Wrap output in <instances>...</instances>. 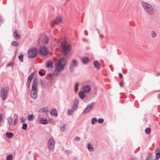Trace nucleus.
I'll return each mask as SVG.
<instances>
[{
	"label": "nucleus",
	"mask_w": 160,
	"mask_h": 160,
	"mask_svg": "<svg viewBox=\"0 0 160 160\" xmlns=\"http://www.w3.org/2000/svg\"><path fill=\"white\" fill-rule=\"evenodd\" d=\"M48 42V38L46 36L41 35L39 37V43H42L43 45L41 46L38 50H48L47 48L45 46V45L47 44ZM29 50H38V48L34 47L30 48Z\"/></svg>",
	"instance_id": "f257e3e1"
},
{
	"label": "nucleus",
	"mask_w": 160,
	"mask_h": 160,
	"mask_svg": "<svg viewBox=\"0 0 160 160\" xmlns=\"http://www.w3.org/2000/svg\"><path fill=\"white\" fill-rule=\"evenodd\" d=\"M58 45L59 47L61 48V50H71V46L67 42L65 38H61L58 40Z\"/></svg>",
	"instance_id": "f03ea898"
},
{
	"label": "nucleus",
	"mask_w": 160,
	"mask_h": 160,
	"mask_svg": "<svg viewBox=\"0 0 160 160\" xmlns=\"http://www.w3.org/2000/svg\"><path fill=\"white\" fill-rule=\"evenodd\" d=\"M37 79H34L32 84V88L30 92L31 97L32 99H35L37 98Z\"/></svg>",
	"instance_id": "7ed1b4c3"
},
{
	"label": "nucleus",
	"mask_w": 160,
	"mask_h": 160,
	"mask_svg": "<svg viewBox=\"0 0 160 160\" xmlns=\"http://www.w3.org/2000/svg\"><path fill=\"white\" fill-rule=\"evenodd\" d=\"M141 3L143 8L148 13L151 15L154 14V10L151 5L143 1L141 2Z\"/></svg>",
	"instance_id": "20e7f679"
},
{
	"label": "nucleus",
	"mask_w": 160,
	"mask_h": 160,
	"mask_svg": "<svg viewBox=\"0 0 160 160\" xmlns=\"http://www.w3.org/2000/svg\"><path fill=\"white\" fill-rule=\"evenodd\" d=\"M9 89L8 87H2L0 90V96L2 98L3 101L5 100L7 98L9 93Z\"/></svg>",
	"instance_id": "39448f33"
},
{
	"label": "nucleus",
	"mask_w": 160,
	"mask_h": 160,
	"mask_svg": "<svg viewBox=\"0 0 160 160\" xmlns=\"http://www.w3.org/2000/svg\"><path fill=\"white\" fill-rule=\"evenodd\" d=\"M95 104V102H94L88 104L83 110V114H85L90 112L93 109Z\"/></svg>",
	"instance_id": "423d86ee"
},
{
	"label": "nucleus",
	"mask_w": 160,
	"mask_h": 160,
	"mask_svg": "<svg viewBox=\"0 0 160 160\" xmlns=\"http://www.w3.org/2000/svg\"><path fill=\"white\" fill-rule=\"evenodd\" d=\"M55 144V142L54 140L52 138H50L48 141V146L49 149L53 150L54 148Z\"/></svg>",
	"instance_id": "0eeeda50"
},
{
	"label": "nucleus",
	"mask_w": 160,
	"mask_h": 160,
	"mask_svg": "<svg viewBox=\"0 0 160 160\" xmlns=\"http://www.w3.org/2000/svg\"><path fill=\"white\" fill-rule=\"evenodd\" d=\"M78 62L76 59L73 60L71 62L69 65V70L72 72L74 67H75L78 65Z\"/></svg>",
	"instance_id": "6e6552de"
},
{
	"label": "nucleus",
	"mask_w": 160,
	"mask_h": 160,
	"mask_svg": "<svg viewBox=\"0 0 160 160\" xmlns=\"http://www.w3.org/2000/svg\"><path fill=\"white\" fill-rule=\"evenodd\" d=\"M60 62H57L55 64V68L57 71L59 72H61V70L63 69L64 67V65L61 64Z\"/></svg>",
	"instance_id": "1a4fd4ad"
},
{
	"label": "nucleus",
	"mask_w": 160,
	"mask_h": 160,
	"mask_svg": "<svg viewBox=\"0 0 160 160\" xmlns=\"http://www.w3.org/2000/svg\"><path fill=\"white\" fill-rule=\"evenodd\" d=\"M38 51H28V57L32 58L35 57L37 54Z\"/></svg>",
	"instance_id": "9d476101"
},
{
	"label": "nucleus",
	"mask_w": 160,
	"mask_h": 160,
	"mask_svg": "<svg viewBox=\"0 0 160 160\" xmlns=\"http://www.w3.org/2000/svg\"><path fill=\"white\" fill-rule=\"evenodd\" d=\"M13 36L16 39L18 40L20 38V35L18 34V31L15 29L13 32Z\"/></svg>",
	"instance_id": "9b49d317"
},
{
	"label": "nucleus",
	"mask_w": 160,
	"mask_h": 160,
	"mask_svg": "<svg viewBox=\"0 0 160 160\" xmlns=\"http://www.w3.org/2000/svg\"><path fill=\"white\" fill-rule=\"evenodd\" d=\"M83 91L85 92L88 93L91 90V88L89 85H87L84 86L83 87Z\"/></svg>",
	"instance_id": "f8f14e48"
},
{
	"label": "nucleus",
	"mask_w": 160,
	"mask_h": 160,
	"mask_svg": "<svg viewBox=\"0 0 160 160\" xmlns=\"http://www.w3.org/2000/svg\"><path fill=\"white\" fill-rule=\"evenodd\" d=\"M50 114L52 116L57 117L58 115V112L56 109H52L50 112Z\"/></svg>",
	"instance_id": "ddd939ff"
},
{
	"label": "nucleus",
	"mask_w": 160,
	"mask_h": 160,
	"mask_svg": "<svg viewBox=\"0 0 160 160\" xmlns=\"http://www.w3.org/2000/svg\"><path fill=\"white\" fill-rule=\"evenodd\" d=\"M39 121L42 124L45 125L48 123L47 119L45 118H40L39 119Z\"/></svg>",
	"instance_id": "4468645a"
},
{
	"label": "nucleus",
	"mask_w": 160,
	"mask_h": 160,
	"mask_svg": "<svg viewBox=\"0 0 160 160\" xmlns=\"http://www.w3.org/2000/svg\"><path fill=\"white\" fill-rule=\"evenodd\" d=\"M62 21V19L60 17H57L54 20L53 22L55 24H58Z\"/></svg>",
	"instance_id": "2eb2a0df"
},
{
	"label": "nucleus",
	"mask_w": 160,
	"mask_h": 160,
	"mask_svg": "<svg viewBox=\"0 0 160 160\" xmlns=\"http://www.w3.org/2000/svg\"><path fill=\"white\" fill-rule=\"evenodd\" d=\"M46 67L48 68H51L53 67L52 63V61L48 60L47 61L46 63Z\"/></svg>",
	"instance_id": "dca6fc26"
},
{
	"label": "nucleus",
	"mask_w": 160,
	"mask_h": 160,
	"mask_svg": "<svg viewBox=\"0 0 160 160\" xmlns=\"http://www.w3.org/2000/svg\"><path fill=\"white\" fill-rule=\"evenodd\" d=\"M49 111L47 108H41L39 110L38 112L39 113H45L48 112Z\"/></svg>",
	"instance_id": "f3484780"
},
{
	"label": "nucleus",
	"mask_w": 160,
	"mask_h": 160,
	"mask_svg": "<svg viewBox=\"0 0 160 160\" xmlns=\"http://www.w3.org/2000/svg\"><path fill=\"white\" fill-rule=\"evenodd\" d=\"M58 62H60V63L62 65H64V66L65 65L67 62L66 60L63 58H61L59 60Z\"/></svg>",
	"instance_id": "a211bd4d"
},
{
	"label": "nucleus",
	"mask_w": 160,
	"mask_h": 160,
	"mask_svg": "<svg viewBox=\"0 0 160 160\" xmlns=\"http://www.w3.org/2000/svg\"><path fill=\"white\" fill-rule=\"evenodd\" d=\"M94 64L95 67L99 70L100 68V64L99 62L97 61H95L94 62Z\"/></svg>",
	"instance_id": "6ab92c4d"
},
{
	"label": "nucleus",
	"mask_w": 160,
	"mask_h": 160,
	"mask_svg": "<svg viewBox=\"0 0 160 160\" xmlns=\"http://www.w3.org/2000/svg\"><path fill=\"white\" fill-rule=\"evenodd\" d=\"M78 102H75L74 103V104L72 108V109L73 110L75 111L77 109L78 107Z\"/></svg>",
	"instance_id": "aec40b11"
},
{
	"label": "nucleus",
	"mask_w": 160,
	"mask_h": 160,
	"mask_svg": "<svg viewBox=\"0 0 160 160\" xmlns=\"http://www.w3.org/2000/svg\"><path fill=\"white\" fill-rule=\"evenodd\" d=\"M82 61L83 64H86L89 62V59L87 57H84L82 58Z\"/></svg>",
	"instance_id": "412c9836"
},
{
	"label": "nucleus",
	"mask_w": 160,
	"mask_h": 160,
	"mask_svg": "<svg viewBox=\"0 0 160 160\" xmlns=\"http://www.w3.org/2000/svg\"><path fill=\"white\" fill-rule=\"evenodd\" d=\"M61 53L63 56L65 57H68L69 51H61Z\"/></svg>",
	"instance_id": "4be33fe9"
},
{
	"label": "nucleus",
	"mask_w": 160,
	"mask_h": 160,
	"mask_svg": "<svg viewBox=\"0 0 160 160\" xmlns=\"http://www.w3.org/2000/svg\"><path fill=\"white\" fill-rule=\"evenodd\" d=\"M40 53L43 55H46L49 53V51H39Z\"/></svg>",
	"instance_id": "5701e85b"
},
{
	"label": "nucleus",
	"mask_w": 160,
	"mask_h": 160,
	"mask_svg": "<svg viewBox=\"0 0 160 160\" xmlns=\"http://www.w3.org/2000/svg\"><path fill=\"white\" fill-rule=\"evenodd\" d=\"M79 96L81 99H83L85 98V94L82 91L80 92L79 93Z\"/></svg>",
	"instance_id": "b1692460"
},
{
	"label": "nucleus",
	"mask_w": 160,
	"mask_h": 160,
	"mask_svg": "<svg viewBox=\"0 0 160 160\" xmlns=\"http://www.w3.org/2000/svg\"><path fill=\"white\" fill-rule=\"evenodd\" d=\"M34 72H32L31 74V75H29V77H28V78L27 81H28V82L30 81V82H31L32 80L33 77V76L34 75Z\"/></svg>",
	"instance_id": "393cba45"
},
{
	"label": "nucleus",
	"mask_w": 160,
	"mask_h": 160,
	"mask_svg": "<svg viewBox=\"0 0 160 160\" xmlns=\"http://www.w3.org/2000/svg\"><path fill=\"white\" fill-rule=\"evenodd\" d=\"M6 135L7 137L11 138L13 137V135L12 132H7L6 134Z\"/></svg>",
	"instance_id": "a878e982"
},
{
	"label": "nucleus",
	"mask_w": 160,
	"mask_h": 160,
	"mask_svg": "<svg viewBox=\"0 0 160 160\" xmlns=\"http://www.w3.org/2000/svg\"><path fill=\"white\" fill-rule=\"evenodd\" d=\"M7 120L9 125H10L13 121V119L12 118V117H9L7 119Z\"/></svg>",
	"instance_id": "bb28decb"
},
{
	"label": "nucleus",
	"mask_w": 160,
	"mask_h": 160,
	"mask_svg": "<svg viewBox=\"0 0 160 160\" xmlns=\"http://www.w3.org/2000/svg\"><path fill=\"white\" fill-rule=\"evenodd\" d=\"M34 118V116L33 114H30L28 116V119L29 121H32L33 119Z\"/></svg>",
	"instance_id": "cd10ccee"
},
{
	"label": "nucleus",
	"mask_w": 160,
	"mask_h": 160,
	"mask_svg": "<svg viewBox=\"0 0 160 160\" xmlns=\"http://www.w3.org/2000/svg\"><path fill=\"white\" fill-rule=\"evenodd\" d=\"M87 148L88 150L90 152H92L93 150V147L91 144H88L87 146Z\"/></svg>",
	"instance_id": "c85d7f7f"
},
{
	"label": "nucleus",
	"mask_w": 160,
	"mask_h": 160,
	"mask_svg": "<svg viewBox=\"0 0 160 160\" xmlns=\"http://www.w3.org/2000/svg\"><path fill=\"white\" fill-rule=\"evenodd\" d=\"M97 122V118H92L91 120V122L92 124L94 125L95 124V122Z\"/></svg>",
	"instance_id": "c756f323"
},
{
	"label": "nucleus",
	"mask_w": 160,
	"mask_h": 160,
	"mask_svg": "<svg viewBox=\"0 0 160 160\" xmlns=\"http://www.w3.org/2000/svg\"><path fill=\"white\" fill-rule=\"evenodd\" d=\"M151 130V129L150 128H147L145 130V133L147 134H148L150 132Z\"/></svg>",
	"instance_id": "7c9ffc66"
},
{
	"label": "nucleus",
	"mask_w": 160,
	"mask_h": 160,
	"mask_svg": "<svg viewBox=\"0 0 160 160\" xmlns=\"http://www.w3.org/2000/svg\"><path fill=\"white\" fill-rule=\"evenodd\" d=\"M23 55L22 54H21L18 56L19 60L21 62H23Z\"/></svg>",
	"instance_id": "2f4dec72"
},
{
	"label": "nucleus",
	"mask_w": 160,
	"mask_h": 160,
	"mask_svg": "<svg viewBox=\"0 0 160 160\" xmlns=\"http://www.w3.org/2000/svg\"><path fill=\"white\" fill-rule=\"evenodd\" d=\"M151 36L153 38H154L157 35V33L154 31H152L151 33Z\"/></svg>",
	"instance_id": "473e14b6"
},
{
	"label": "nucleus",
	"mask_w": 160,
	"mask_h": 160,
	"mask_svg": "<svg viewBox=\"0 0 160 160\" xmlns=\"http://www.w3.org/2000/svg\"><path fill=\"white\" fill-rule=\"evenodd\" d=\"M12 156L11 154L8 155L6 158V160H12Z\"/></svg>",
	"instance_id": "72a5a7b5"
},
{
	"label": "nucleus",
	"mask_w": 160,
	"mask_h": 160,
	"mask_svg": "<svg viewBox=\"0 0 160 160\" xmlns=\"http://www.w3.org/2000/svg\"><path fill=\"white\" fill-rule=\"evenodd\" d=\"M73 112V110L71 109H68V114L69 116L71 115Z\"/></svg>",
	"instance_id": "f704fd0d"
},
{
	"label": "nucleus",
	"mask_w": 160,
	"mask_h": 160,
	"mask_svg": "<svg viewBox=\"0 0 160 160\" xmlns=\"http://www.w3.org/2000/svg\"><path fill=\"white\" fill-rule=\"evenodd\" d=\"M12 46H17L18 45V43L16 41H13L12 42Z\"/></svg>",
	"instance_id": "c9c22d12"
},
{
	"label": "nucleus",
	"mask_w": 160,
	"mask_h": 160,
	"mask_svg": "<svg viewBox=\"0 0 160 160\" xmlns=\"http://www.w3.org/2000/svg\"><path fill=\"white\" fill-rule=\"evenodd\" d=\"M152 156V153H150L149 154L147 157V158L146 160H150Z\"/></svg>",
	"instance_id": "e433bc0d"
},
{
	"label": "nucleus",
	"mask_w": 160,
	"mask_h": 160,
	"mask_svg": "<svg viewBox=\"0 0 160 160\" xmlns=\"http://www.w3.org/2000/svg\"><path fill=\"white\" fill-rule=\"evenodd\" d=\"M27 127V125L26 124L23 123L22 125V129L23 130H26Z\"/></svg>",
	"instance_id": "4c0bfd02"
},
{
	"label": "nucleus",
	"mask_w": 160,
	"mask_h": 160,
	"mask_svg": "<svg viewBox=\"0 0 160 160\" xmlns=\"http://www.w3.org/2000/svg\"><path fill=\"white\" fill-rule=\"evenodd\" d=\"M61 130L62 131H64L66 129V126L65 125H63L62 126H61L60 128Z\"/></svg>",
	"instance_id": "58836bf2"
},
{
	"label": "nucleus",
	"mask_w": 160,
	"mask_h": 160,
	"mask_svg": "<svg viewBox=\"0 0 160 160\" xmlns=\"http://www.w3.org/2000/svg\"><path fill=\"white\" fill-rule=\"evenodd\" d=\"M156 157V158H160V152H156V151H155Z\"/></svg>",
	"instance_id": "ea45409f"
},
{
	"label": "nucleus",
	"mask_w": 160,
	"mask_h": 160,
	"mask_svg": "<svg viewBox=\"0 0 160 160\" xmlns=\"http://www.w3.org/2000/svg\"><path fill=\"white\" fill-rule=\"evenodd\" d=\"M104 119L102 118H99L98 120V122L99 123L101 124L103 122Z\"/></svg>",
	"instance_id": "a19ab883"
},
{
	"label": "nucleus",
	"mask_w": 160,
	"mask_h": 160,
	"mask_svg": "<svg viewBox=\"0 0 160 160\" xmlns=\"http://www.w3.org/2000/svg\"><path fill=\"white\" fill-rule=\"evenodd\" d=\"M13 62H10L7 64L6 67H9L10 66H13Z\"/></svg>",
	"instance_id": "79ce46f5"
},
{
	"label": "nucleus",
	"mask_w": 160,
	"mask_h": 160,
	"mask_svg": "<svg viewBox=\"0 0 160 160\" xmlns=\"http://www.w3.org/2000/svg\"><path fill=\"white\" fill-rule=\"evenodd\" d=\"M39 75L41 76H44L45 75V72H43L41 71H39Z\"/></svg>",
	"instance_id": "37998d69"
},
{
	"label": "nucleus",
	"mask_w": 160,
	"mask_h": 160,
	"mask_svg": "<svg viewBox=\"0 0 160 160\" xmlns=\"http://www.w3.org/2000/svg\"><path fill=\"white\" fill-rule=\"evenodd\" d=\"M59 72V71H58L57 72H55L54 73V76H58L60 73V72Z\"/></svg>",
	"instance_id": "c03bdc74"
},
{
	"label": "nucleus",
	"mask_w": 160,
	"mask_h": 160,
	"mask_svg": "<svg viewBox=\"0 0 160 160\" xmlns=\"http://www.w3.org/2000/svg\"><path fill=\"white\" fill-rule=\"evenodd\" d=\"M30 81H27V86L28 88L30 87Z\"/></svg>",
	"instance_id": "a18cd8bd"
},
{
	"label": "nucleus",
	"mask_w": 160,
	"mask_h": 160,
	"mask_svg": "<svg viewBox=\"0 0 160 160\" xmlns=\"http://www.w3.org/2000/svg\"><path fill=\"white\" fill-rule=\"evenodd\" d=\"M26 119L22 118H21V123H23L25 121Z\"/></svg>",
	"instance_id": "49530a36"
},
{
	"label": "nucleus",
	"mask_w": 160,
	"mask_h": 160,
	"mask_svg": "<svg viewBox=\"0 0 160 160\" xmlns=\"http://www.w3.org/2000/svg\"><path fill=\"white\" fill-rule=\"evenodd\" d=\"M65 152L68 154H70L71 153V151L69 150H66Z\"/></svg>",
	"instance_id": "de8ad7c7"
},
{
	"label": "nucleus",
	"mask_w": 160,
	"mask_h": 160,
	"mask_svg": "<svg viewBox=\"0 0 160 160\" xmlns=\"http://www.w3.org/2000/svg\"><path fill=\"white\" fill-rule=\"evenodd\" d=\"M80 138L79 137H76L74 139V140L76 141H78L80 140Z\"/></svg>",
	"instance_id": "09e8293b"
},
{
	"label": "nucleus",
	"mask_w": 160,
	"mask_h": 160,
	"mask_svg": "<svg viewBox=\"0 0 160 160\" xmlns=\"http://www.w3.org/2000/svg\"><path fill=\"white\" fill-rule=\"evenodd\" d=\"M123 83H124V82L123 81H121V82H120V84H120V86L121 87H122V86H123Z\"/></svg>",
	"instance_id": "8fccbe9b"
},
{
	"label": "nucleus",
	"mask_w": 160,
	"mask_h": 160,
	"mask_svg": "<svg viewBox=\"0 0 160 160\" xmlns=\"http://www.w3.org/2000/svg\"><path fill=\"white\" fill-rule=\"evenodd\" d=\"M17 119L16 118H15L14 120V122H13V125H15L16 124V123H17Z\"/></svg>",
	"instance_id": "3c124183"
},
{
	"label": "nucleus",
	"mask_w": 160,
	"mask_h": 160,
	"mask_svg": "<svg viewBox=\"0 0 160 160\" xmlns=\"http://www.w3.org/2000/svg\"><path fill=\"white\" fill-rule=\"evenodd\" d=\"M2 114H0V123L2 122Z\"/></svg>",
	"instance_id": "603ef678"
},
{
	"label": "nucleus",
	"mask_w": 160,
	"mask_h": 160,
	"mask_svg": "<svg viewBox=\"0 0 160 160\" xmlns=\"http://www.w3.org/2000/svg\"><path fill=\"white\" fill-rule=\"evenodd\" d=\"M119 76L120 78H122L123 77V76L122 74L121 73H119Z\"/></svg>",
	"instance_id": "864d4df0"
},
{
	"label": "nucleus",
	"mask_w": 160,
	"mask_h": 160,
	"mask_svg": "<svg viewBox=\"0 0 160 160\" xmlns=\"http://www.w3.org/2000/svg\"><path fill=\"white\" fill-rule=\"evenodd\" d=\"M84 34L86 36H87L88 35V32L87 30H85L84 31Z\"/></svg>",
	"instance_id": "5fc2aeb1"
},
{
	"label": "nucleus",
	"mask_w": 160,
	"mask_h": 160,
	"mask_svg": "<svg viewBox=\"0 0 160 160\" xmlns=\"http://www.w3.org/2000/svg\"><path fill=\"white\" fill-rule=\"evenodd\" d=\"M79 84L78 83H76L75 85V87H77L79 86Z\"/></svg>",
	"instance_id": "6e6d98bb"
},
{
	"label": "nucleus",
	"mask_w": 160,
	"mask_h": 160,
	"mask_svg": "<svg viewBox=\"0 0 160 160\" xmlns=\"http://www.w3.org/2000/svg\"><path fill=\"white\" fill-rule=\"evenodd\" d=\"M96 29L97 31L98 32V33L99 34L100 33V30H99L97 28H96Z\"/></svg>",
	"instance_id": "4d7b16f0"
},
{
	"label": "nucleus",
	"mask_w": 160,
	"mask_h": 160,
	"mask_svg": "<svg viewBox=\"0 0 160 160\" xmlns=\"http://www.w3.org/2000/svg\"><path fill=\"white\" fill-rule=\"evenodd\" d=\"M78 90V88L77 87H75V92H77V90Z\"/></svg>",
	"instance_id": "13d9d810"
},
{
	"label": "nucleus",
	"mask_w": 160,
	"mask_h": 160,
	"mask_svg": "<svg viewBox=\"0 0 160 160\" xmlns=\"http://www.w3.org/2000/svg\"><path fill=\"white\" fill-rule=\"evenodd\" d=\"M158 97L159 100H160V93L158 94Z\"/></svg>",
	"instance_id": "bf43d9fd"
},
{
	"label": "nucleus",
	"mask_w": 160,
	"mask_h": 160,
	"mask_svg": "<svg viewBox=\"0 0 160 160\" xmlns=\"http://www.w3.org/2000/svg\"><path fill=\"white\" fill-rule=\"evenodd\" d=\"M156 76H160V73H158L157 74Z\"/></svg>",
	"instance_id": "052dcab7"
},
{
	"label": "nucleus",
	"mask_w": 160,
	"mask_h": 160,
	"mask_svg": "<svg viewBox=\"0 0 160 160\" xmlns=\"http://www.w3.org/2000/svg\"><path fill=\"white\" fill-rule=\"evenodd\" d=\"M86 48L87 49H90V48L89 47H87Z\"/></svg>",
	"instance_id": "680f3d73"
},
{
	"label": "nucleus",
	"mask_w": 160,
	"mask_h": 160,
	"mask_svg": "<svg viewBox=\"0 0 160 160\" xmlns=\"http://www.w3.org/2000/svg\"><path fill=\"white\" fill-rule=\"evenodd\" d=\"M131 160H136L135 158H132Z\"/></svg>",
	"instance_id": "e2e57ef3"
},
{
	"label": "nucleus",
	"mask_w": 160,
	"mask_h": 160,
	"mask_svg": "<svg viewBox=\"0 0 160 160\" xmlns=\"http://www.w3.org/2000/svg\"><path fill=\"white\" fill-rule=\"evenodd\" d=\"M158 158H155V159L154 160H158Z\"/></svg>",
	"instance_id": "0e129e2a"
},
{
	"label": "nucleus",
	"mask_w": 160,
	"mask_h": 160,
	"mask_svg": "<svg viewBox=\"0 0 160 160\" xmlns=\"http://www.w3.org/2000/svg\"><path fill=\"white\" fill-rule=\"evenodd\" d=\"M73 160H77V159L76 158H74Z\"/></svg>",
	"instance_id": "69168bd1"
},
{
	"label": "nucleus",
	"mask_w": 160,
	"mask_h": 160,
	"mask_svg": "<svg viewBox=\"0 0 160 160\" xmlns=\"http://www.w3.org/2000/svg\"><path fill=\"white\" fill-rule=\"evenodd\" d=\"M100 37H103V36L102 35H100Z\"/></svg>",
	"instance_id": "338daca9"
}]
</instances>
